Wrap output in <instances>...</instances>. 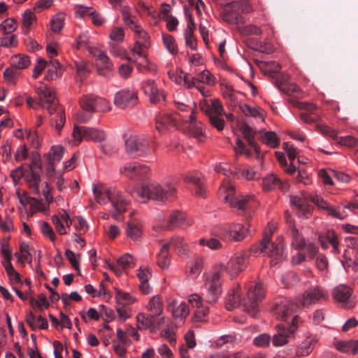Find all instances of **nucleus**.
Masks as SVG:
<instances>
[{
	"instance_id": "nucleus-59",
	"label": "nucleus",
	"mask_w": 358,
	"mask_h": 358,
	"mask_svg": "<svg viewBox=\"0 0 358 358\" xmlns=\"http://www.w3.org/2000/svg\"><path fill=\"white\" fill-rule=\"evenodd\" d=\"M65 16L64 13H58L52 17L50 20V28L53 32L58 33L63 28Z\"/></svg>"
},
{
	"instance_id": "nucleus-60",
	"label": "nucleus",
	"mask_w": 358,
	"mask_h": 358,
	"mask_svg": "<svg viewBox=\"0 0 358 358\" xmlns=\"http://www.w3.org/2000/svg\"><path fill=\"white\" fill-rule=\"evenodd\" d=\"M3 75L5 81L8 84L14 85L20 76V71L10 65V67L3 71Z\"/></svg>"
},
{
	"instance_id": "nucleus-27",
	"label": "nucleus",
	"mask_w": 358,
	"mask_h": 358,
	"mask_svg": "<svg viewBox=\"0 0 358 358\" xmlns=\"http://www.w3.org/2000/svg\"><path fill=\"white\" fill-rule=\"evenodd\" d=\"M262 187L264 190L271 191L279 189L282 192H286L289 188V184L287 181H281L277 176L271 173L266 176L262 180Z\"/></svg>"
},
{
	"instance_id": "nucleus-33",
	"label": "nucleus",
	"mask_w": 358,
	"mask_h": 358,
	"mask_svg": "<svg viewBox=\"0 0 358 358\" xmlns=\"http://www.w3.org/2000/svg\"><path fill=\"white\" fill-rule=\"evenodd\" d=\"M185 181L187 183H191L195 186V192L198 196H205L206 191L203 186L201 173L199 172L189 173L185 176Z\"/></svg>"
},
{
	"instance_id": "nucleus-5",
	"label": "nucleus",
	"mask_w": 358,
	"mask_h": 358,
	"mask_svg": "<svg viewBox=\"0 0 358 358\" xmlns=\"http://www.w3.org/2000/svg\"><path fill=\"white\" fill-rule=\"evenodd\" d=\"M130 29L134 34L135 42L129 48L131 56L119 55L121 59H126L128 62H136L139 57L144 55L145 52L150 46V37L147 31L138 23L130 27Z\"/></svg>"
},
{
	"instance_id": "nucleus-40",
	"label": "nucleus",
	"mask_w": 358,
	"mask_h": 358,
	"mask_svg": "<svg viewBox=\"0 0 358 358\" xmlns=\"http://www.w3.org/2000/svg\"><path fill=\"white\" fill-rule=\"evenodd\" d=\"M203 259L197 257L189 262L186 266V273L191 278H196L202 271Z\"/></svg>"
},
{
	"instance_id": "nucleus-21",
	"label": "nucleus",
	"mask_w": 358,
	"mask_h": 358,
	"mask_svg": "<svg viewBox=\"0 0 358 358\" xmlns=\"http://www.w3.org/2000/svg\"><path fill=\"white\" fill-rule=\"evenodd\" d=\"M141 87L144 93L148 96L150 102L159 103L165 101V94L162 90L157 88L155 82L147 80L142 83Z\"/></svg>"
},
{
	"instance_id": "nucleus-10",
	"label": "nucleus",
	"mask_w": 358,
	"mask_h": 358,
	"mask_svg": "<svg viewBox=\"0 0 358 358\" xmlns=\"http://www.w3.org/2000/svg\"><path fill=\"white\" fill-rule=\"evenodd\" d=\"M204 288L207 302L209 303H217L222 292L220 271L206 275Z\"/></svg>"
},
{
	"instance_id": "nucleus-55",
	"label": "nucleus",
	"mask_w": 358,
	"mask_h": 358,
	"mask_svg": "<svg viewBox=\"0 0 358 358\" xmlns=\"http://www.w3.org/2000/svg\"><path fill=\"white\" fill-rule=\"evenodd\" d=\"M116 303L123 306H129L136 301V298L131 294L117 290L115 296Z\"/></svg>"
},
{
	"instance_id": "nucleus-12",
	"label": "nucleus",
	"mask_w": 358,
	"mask_h": 358,
	"mask_svg": "<svg viewBox=\"0 0 358 358\" xmlns=\"http://www.w3.org/2000/svg\"><path fill=\"white\" fill-rule=\"evenodd\" d=\"M72 136L75 145H78L83 140L101 142L106 138V134L103 130L79 126L74 127Z\"/></svg>"
},
{
	"instance_id": "nucleus-25",
	"label": "nucleus",
	"mask_w": 358,
	"mask_h": 358,
	"mask_svg": "<svg viewBox=\"0 0 358 358\" xmlns=\"http://www.w3.org/2000/svg\"><path fill=\"white\" fill-rule=\"evenodd\" d=\"M276 334L273 336L272 342L275 347H282L285 345L289 340L294 338V329H288L287 327L280 324L275 327Z\"/></svg>"
},
{
	"instance_id": "nucleus-15",
	"label": "nucleus",
	"mask_w": 358,
	"mask_h": 358,
	"mask_svg": "<svg viewBox=\"0 0 358 358\" xmlns=\"http://www.w3.org/2000/svg\"><path fill=\"white\" fill-rule=\"evenodd\" d=\"M222 17L224 21L238 25V29L241 35H260L262 34L261 29L255 24L243 26L245 24V19L240 13H223Z\"/></svg>"
},
{
	"instance_id": "nucleus-45",
	"label": "nucleus",
	"mask_w": 358,
	"mask_h": 358,
	"mask_svg": "<svg viewBox=\"0 0 358 358\" xmlns=\"http://www.w3.org/2000/svg\"><path fill=\"white\" fill-rule=\"evenodd\" d=\"M62 67L58 60H51L48 64V71L45 78L48 80H54L60 78L62 75Z\"/></svg>"
},
{
	"instance_id": "nucleus-24",
	"label": "nucleus",
	"mask_w": 358,
	"mask_h": 358,
	"mask_svg": "<svg viewBox=\"0 0 358 358\" xmlns=\"http://www.w3.org/2000/svg\"><path fill=\"white\" fill-rule=\"evenodd\" d=\"M290 203L301 218L308 219L312 215V206L308 203L304 197L290 196Z\"/></svg>"
},
{
	"instance_id": "nucleus-22",
	"label": "nucleus",
	"mask_w": 358,
	"mask_h": 358,
	"mask_svg": "<svg viewBox=\"0 0 358 358\" xmlns=\"http://www.w3.org/2000/svg\"><path fill=\"white\" fill-rule=\"evenodd\" d=\"M250 225L248 222L232 223L227 229L228 237L234 241H241L245 238L250 233Z\"/></svg>"
},
{
	"instance_id": "nucleus-19",
	"label": "nucleus",
	"mask_w": 358,
	"mask_h": 358,
	"mask_svg": "<svg viewBox=\"0 0 358 358\" xmlns=\"http://www.w3.org/2000/svg\"><path fill=\"white\" fill-rule=\"evenodd\" d=\"M96 66L99 75L110 78L113 75V64L105 52L97 49L95 51Z\"/></svg>"
},
{
	"instance_id": "nucleus-56",
	"label": "nucleus",
	"mask_w": 358,
	"mask_h": 358,
	"mask_svg": "<svg viewBox=\"0 0 358 358\" xmlns=\"http://www.w3.org/2000/svg\"><path fill=\"white\" fill-rule=\"evenodd\" d=\"M15 256L17 257V261L23 266L25 262L29 263L31 262V255L29 252V246L27 243H22L20 245V252H15Z\"/></svg>"
},
{
	"instance_id": "nucleus-3",
	"label": "nucleus",
	"mask_w": 358,
	"mask_h": 358,
	"mask_svg": "<svg viewBox=\"0 0 358 358\" xmlns=\"http://www.w3.org/2000/svg\"><path fill=\"white\" fill-rule=\"evenodd\" d=\"M92 191L96 203L106 205L110 202L114 211L113 217L116 220H122L121 213L127 210L129 202L124 198L121 191L103 184H94Z\"/></svg>"
},
{
	"instance_id": "nucleus-57",
	"label": "nucleus",
	"mask_w": 358,
	"mask_h": 358,
	"mask_svg": "<svg viewBox=\"0 0 358 358\" xmlns=\"http://www.w3.org/2000/svg\"><path fill=\"white\" fill-rule=\"evenodd\" d=\"M250 13L253 11L252 4L248 1H241L234 3L231 6V11L229 13Z\"/></svg>"
},
{
	"instance_id": "nucleus-44",
	"label": "nucleus",
	"mask_w": 358,
	"mask_h": 358,
	"mask_svg": "<svg viewBox=\"0 0 358 358\" xmlns=\"http://www.w3.org/2000/svg\"><path fill=\"white\" fill-rule=\"evenodd\" d=\"M240 109L247 116H251L261 122L264 121L265 112L259 106H250L243 103L240 105Z\"/></svg>"
},
{
	"instance_id": "nucleus-23",
	"label": "nucleus",
	"mask_w": 358,
	"mask_h": 358,
	"mask_svg": "<svg viewBox=\"0 0 358 358\" xmlns=\"http://www.w3.org/2000/svg\"><path fill=\"white\" fill-rule=\"evenodd\" d=\"M167 310L171 313L173 319L181 322H184L189 313L188 305L184 301L179 303L176 299H173L168 303Z\"/></svg>"
},
{
	"instance_id": "nucleus-34",
	"label": "nucleus",
	"mask_w": 358,
	"mask_h": 358,
	"mask_svg": "<svg viewBox=\"0 0 358 358\" xmlns=\"http://www.w3.org/2000/svg\"><path fill=\"white\" fill-rule=\"evenodd\" d=\"M318 341L316 334H310L299 345L296 350L297 356L304 357L308 355L313 349V345Z\"/></svg>"
},
{
	"instance_id": "nucleus-28",
	"label": "nucleus",
	"mask_w": 358,
	"mask_h": 358,
	"mask_svg": "<svg viewBox=\"0 0 358 358\" xmlns=\"http://www.w3.org/2000/svg\"><path fill=\"white\" fill-rule=\"evenodd\" d=\"M136 272L140 282L139 288L141 291L145 294H150L152 287L149 283V280L152 277V269L148 266H141Z\"/></svg>"
},
{
	"instance_id": "nucleus-43",
	"label": "nucleus",
	"mask_w": 358,
	"mask_h": 358,
	"mask_svg": "<svg viewBox=\"0 0 358 358\" xmlns=\"http://www.w3.org/2000/svg\"><path fill=\"white\" fill-rule=\"evenodd\" d=\"M334 299L340 303H346L352 294V289L349 286L339 285L333 289Z\"/></svg>"
},
{
	"instance_id": "nucleus-2",
	"label": "nucleus",
	"mask_w": 358,
	"mask_h": 358,
	"mask_svg": "<svg viewBox=\"0 0 358 358\" xmlns=\"http://www.w3.org/2000/svg\"><path fill=\"white\" fill-rule=\"evenodd\" d=\"M239 285H234L228 292L226 299L225 306L228 310H232L238 306L241 302L243 310L252 316H255L259 306V303L265 297V289L261 282H256L251 285L247 292L246 296L241 301L239 295Z\"/></svg>"
},
{
	"instance_id": "nucleus-64",
	"label": "nucleus",
	"mask_w": 358,
	"mask_h": 358,
	"mask_svg": "<svg viewBox=\"0 0 358 358\" xmlns=\"http://www.w3.org/2000/svg\"><path fill=\"white\" fill-rule=\"evenodd\" d=\"M206 358H249V357L242 352L229 354L225 351H220L211 354Z\"/></svg>"
},
{
	"instance_id": "nucleus-13",
	"label": "nucleus",
	"mask_w": 358,
	"mask_h": 358,
	"mask_svg": "<svg viewBox=\"0 0 358 358\" xmlns=\"http://www.w3.org/2000/svg\"><path fill=\"white\" fill-rule=\"evenodd\" d=\"M38 105L47 110L50 115L55 113V110L61 105L59 103L55 91L47 85H43L38 88Z\"/></svg>"
},
{
	"instance_id": "nucleus-31",
	"label": "nucleus",
	"mask_w": 358,
	"mask_h": 358,
	"mask_svg": "<svg viewBox=\"0 0 358 358\" xmlns=\"http://www.w3.org/2000/svg\"><path fill=\"white\" fill-rule=\"evenodd\" d=\"M125 234L132 241H138L143 234V224L140 220H132L127 223Z\"/></svg>"
},
{
	"instance_id": "nucleus-53",
	"label": "nucleus",
	"mask_w": 358,
	"mask_h": 358,
	"mask_svg": "<svg viewBox=\"0 0 358 358\" xmlns=\"http://www.w3.org/2000/svg\"><path fill=\"white\" fill-rule=\"evenodd\" d=\"M55 113H56V116L50 119V125L57 131H60L66 121L63 107L62 106H59L55 110Z\"/></svg>"
},
{
	"instance_id": "nucleus-36",
	"label": "nucleus",
	"mask_w": 358,
	"mask_h": 358,
	"mask_svg": "<svg viewBox=\"0 0 358 358\" xmlns=\"http://www.w3.org/2000/svg\"><path fill=\"white\" fill-rule=\"evenodd\" d=\"M148 311L155 316H160L164 311V301L162 295L156 294L152 296L146 306Z\"/></svg>"
},
{
	"instance_id": "nucleus-37",
	"label": "nucleus",
	"mask_w": 358,
	"mask_h": 358,
	"mask_svg": "<svg viewBox=\"0 0 358 358\" xmlns=\"http://www.w3.org/2000/svg\"><path fill=\"white\" fill-rule=\"evenodd\" d=\"M137 327L138 329L147 330L155 333V315L152 314L145 315L138 313L136 317Z\"/></svg>"
},
{
	"instance_id": "nucleus-17",
	"label": "nucleus",
	"mask_w": 358,
	"mask_h": 358,
	"mask_svg": "<svg viewBox=\"0 0 358 358\" xmlns=\"http://www.w3.org/2000/svg\"><path fill=\"white\" fill-rule=\"evenodd\" d=\"M138 103L136 92L133 90H122L114 97V104L120 109L132 108Z\"/></svg>"
},
{
	"instance_id": "nucleus-32",
	"label": "nucleus",
	"mask_w": 358,
	"mask_h": 358,
	"mask_svg": "<svg viewBox=\"0 0 358 358\" xmlns=\"http://www.w3.org/2000/svg\"><path fill=\"white\" fill-rule=\"evenodd\" d=\"M318 239L323 249H327L330 244L334 252H339L338 238L334 231L327 230L324 234L320 235Z\"/></svg>"
},
{
	"instance_id": "nucleus-7",
	"label": "nucleus",
	"mask_w": 358,
	"mask_h": 358,
	"mask_svg": "<svg viewBox=\"0 0 358 358\" xmlns=\"http://www.w3.org/2000/svg\"><path fill=\"white\" fill-rule=\"evenodd\" d=\"M125 150L127 154L136 157H145L149 153L147 141L143 135L127 133L124 135Z\"/></svg>"
},
{
	"instance_id": "nucleus-49",
	"label": "nucleus",
	"mask_w": 358,
	"mask_h": 358,
	"mask_svg": "<svg viewBox=\"0 0 358 358\" xmlns=\"http://www.w3.org/2000/svg\"><path fill=\"white\" fill-rule=\"evenodd\" d=\"M30 64L28 55L17 54L13 55L10 59V65L16 69L20 70L27 68Z\"/></svg>"
},
{
	"instance_id": "nucleus-16",
	"label": "nucleus",
	"mask_w": 358,
	"mask_h": 358,
	"mask_svg": "<svg viewBox=\"0 0 358 358\" xmlns=\"http://www.w3.org/2000/svg\"><path fill=\"white\" fill-rule=\"evenodd\" d=\"M178 118L176 113H159L155 117V128L161 134L169 132L178 127Z\"/></svg>"
},
{
	"instance_id": "nucleus-50",
	"label": "nucleus",
	"mask_w": 358,
	"mask_h": 358,
	"mask_svg": "<svg viewBox=\"0 0 358 358\" xmlns=\"http://www.w3.org/2000/svg\"><path fill=\"white\" fill-rule=\"evenodd\" d=\"M260 141L271 148H275L280 145V138L275 132L266 131L262 132L260 136Z\"/></svg>"
},
{
	"instance_id": "nucleus-46",
	"label": "nucleus",
	"mask_w": 358,
	"mask_h": 358,
	"mask_svg": "<svg viewBox=\"0 0 358 358\" xmlns=\"http://www.w3.org/2000/svg\"><path fill=\"white\" fill-rule=\"evenodd\" d=\"M64 155V148L60 145H53L45 155L51 169H54V165L60 162Z\"/></svg>"
},
{
	"instance_id": "nucleus-26",
	"label": "nucleus",
	"mask_w": 358,
	"mask_h": 358,
	"mask_svg": "<svg viewBox=\"0 0 358 358\" xmlns=\"http://www.w3.org/2000/svg\"><path fill=\"white\" fill-rule=\"evenodd\" d=\"M185 16L187 22V27L184 31L185 44L190 49L196 50L197 49V43L194 36L196 25L192 15L187 11H185Z\"/></svg>"
},
{
	"instance_id": "nucleus-38",
	"label": "nucleus",
	"mask_w": 358,
	"mask_h": 358,
	"mask_svg": "<svg viewBox=\"0 0 358 358\" xmlns=\"http://www.w3.org/2000/svg\"><path fill=\"white\" fill-rule=\"evenodd\" d=\"M191 224L187 221L186 215L181 211L176 210L169 215L168 226L169 228L186 227Z\"/></svg>"
},
{
	"instance_id": "nucleus-48",
	"label": "nucleus",
	"mask_w": 358,
	"mask_h": 358,
	"mask_svg": "<svg viewBox=\"0 0 358 358\" xmlns=\"http://www.w3.org/2000/svg\"><path fill=\"white\" fill-rule=\"evenodd\" d=\"M193 80H194L196 84H205L209 86H213L216 83L215 78L208 70H203L195 77L189 78V81Z\"/></svg>"
},
{
	"instance_id": "nucleus-39",
	"label": "nucleus",
	"mask_w": 358,
	"mask_h": 358,
	"mask_svg": "<svg viewBox=\"0 0 358 358\" xmlns=\"http://www.w3.org/2000/svg\"><path fill=\"white\" fill-rule=\"evenodd\" d=\"M75 48L77 50L85 48L88 53L92 56H96L95 51H97V48L94 47L90 43V36L87 32H82L76 39Z\"/></svg>"
},
{
	"instance_id": "nucleus-6",
	"label": "nucleus",
	"mask_w": 358,
	"mask_h": 358,
	"mask_svg": "<svg viewBox=\"0 0 358 358\" xmlns=\"http://www.w3.org/2000/svg\"><path fill=\"white\" fill-rule=\"evenodd\" d=\"M250 254L256 257L268 256L279 261L284 258L283 244L272 242L270 235L266 233L260 243L251 246Z\"/></svg>"
},
{
	"instance_id": "nucleus-51",
	"label": "nucleus",
	"mask_w": 358,
	"mask_h": 358,
	"mask_svg": "<svg viewBox=\"0 0 358 358\" xmlns=\"http://www.w3.org/2000/svg\"><path fill=\"white\" fill-rule=\"evenodd\" d=\"M36 22V16L31 9L26 10L22 15V31L28 34L31 26Z\"/></svg>"
},
{
	"instance_id": "nucleus-9",
	"label": "nucleus",
	"mask_w": 358,
	"mask_h": 358,
	"mask_svg": "<svg viewBox=\"0 0 358 358\" xmlns=\"http://www.w3.org/2000/svg\"><path fill=\"white\" fill-rule=\"evenodd\" d=\"M79 103L82 110L90 114L106 113L111 109L110 103L108 100L94 94L83 96L80 99Z\"/></svg>"
},
{
	"instance_id": "nucleus-52",
	"label": "nucleus",
	"mask_w": 358,
	"mask_h": 358,
	"mask_svg": "<svg viewBox=\"0 0 358 358\" xmlns=\"http://www.w3.org/2000/svg\"><path fill=\"white\" fill-rule=\"evenodd\" d=\"M169 250V245L163 244L158 254L157 264L162 269H166L170 266L171 258Z\"/></svg>"
},
{
	"instance_id": "nucleus-18",
	"label": "nucleus",
	"mask_w": 358,
	"mask_h": 358,
	"mask_svg": "<svg viewBox=\"0 0 358 358\" xmlns=\"http://www.w3.org/2000/svg\"><path fill=\"white\" fill-rule=\"evenodd\" d=\"M309 199L320 209L324 210L327 215L339 220L344 219V212H341L339 207L332 206L322 196L316 194H312L310 195Z\"/></svg>"
},
{
	"instance_id": "nucleus-58",
	"label": "nucleus",
	"mask_w": 358,
	"mask_h": 358,
	"mask_svg": "<svg viewBox=\"0 0 358 358\" xmlns=\"http://www.w3.org/2000/svg\"><path fill=\"white\" fill-rule=\"evenodd\" d=\"M26 181L34 193L39 194L41 175L38 173L31 171L29 175L26 176Z\"/></svg>"
},
{
	"instance_id": "nucleus-4",
	"label": "nucleus",
	"mask_w": 358,
	"mask_h": 358,
	"mask_svg": "<svg viewBox=\"0 0 358 358\" xmlns=\"http://www.w3.org/2000/svg\"><path fill=\"white\" fill-rule=\"evenodd\" d=\"M177 180L173 178H167L161 183L153 182L142 185L137 194L143 199L166 201L173 199L177 192Z\"/></svg>"
},
{
	"instance_id": "nucleus-61",
	"label": "nucleus",
	"mask_w": 358,
	"mask_h": 358,
	"mask_svg": "<svg viewBox=\"0 0 358 358\" xmlns=\"http://www.w3.org/2000/svg\"><path fill=\"white\" fill-rule=\"evenodd\" d=\"M162 40L165 48L171 55H175L178 53V45L173 36L163 34Z\"/></svg>"
},
{
	"instance_id": "nucleus-30",
	"label": "nucleus",
	"mask_w": 358,
	"mask_h": 358,
	"mask_svg": "<svg viewBox=\"0 0 358 358\" xmlns=\"http://www.w3.org/2000/svg\"><path fill=\"white\" fill-rule=\"evenodd\" d=\"M200 106L201 110L208 115V117L222 115L224 108L219 99H213L211 103H207L206 100L201 101Z\"/></svg>"
},
{
	"instance_id": "nucleus-35",
	"label": "nucleus",
	"mask_w": 358,
	"mask_h": 358,
	"mask_svg": "<svg viewBox=\"0 0 358 358\" xmlns=\"http://www.w3.org/2000/svg\"><path fill=\"white\" fill-rule=\"evenodd\" d=\"M169 78L176 84H183L187 89L193 87L194 82L189 81V77L185 75L182 70L179 69H171L168 72Z\"/></svg>"
},
{
	"instance_id": "nucleus-29",
	"label": "nucleus",
	"mask_w": 358,
	"mask_h": 358,
	"mask_svg": "<svg viewBox=\"0 0 358 358\" xmlns=\"http://www.w3.org/2000/svg\"><path fill=\"white\" fill-rule=\"evenodd\" d=\"M299 308L300 306L297 301L294 303L290 301H282L280 303L276 305L275 311L276 315L280 319L285 320L294 311H296V309Z\"/></svg>"
},
{
	"instance_id": "nucleus-14",
	"label": "nucleus",
	"mask_w": 358,
	"mask_h": 358,
	"mask_svg": "<svg viewBox=\"0 0 358 358\" xmlns=\"http://www.w3.org/2000/svg\"><path fill=\"white\" fill-rule=\"evenodd\" d=\"M327 298V292L317 285L306 289L303 294L297 299V302L300 308L308 307L313 304L325 301Z\"/></svg>"
},
{
	"instance_id": "nucleus-47",
	"label": "nucleus",
	"mask_w": 358,
	"mask_h": 358,
	"mask_svg": "<svg viewBox=\"0 0 358 358\" xmlns=\"http://www.w3.org/2000/svg\"><path fill=\"white\" fill-rule=\"evenodd\" d=\"M284 82L278 80L276 81V85L279 88V90L285 92L289 95L299 94L301 93V90L300 87L291 83H288V76H282Z\"/></svg>"
},
{
	"instance_id": "nucleus-63",
	"label": "nucleus",
	"mask_w": 358,
	"mask_h": 358,
	"mask_svg": "<svg viewBox=\"0 0 358 358\" xmlns=\"http://www.w3.org/2000/svg\"><path fill=\"white\" fill-rule=\"evenodd\" d=\"M74 65L77 75L83 78L87 77L90 73V67L88 63L83 59H78L74 62Z\"/></svg>"
},
{
	"instance_id": "nucleus-1",
	"label": "nucleus",
	"mask_w": 358,
	"mask_h": 358,
	"mask_svg": "<svg viewBox=\"0 0 358 358\" xmlns=\"http://www.w3.org/2000/svg\"><path fill=\"white\" fill-rule=\"evenodd\" d=\"M215 170L218 173H222L227 177L223 179L222 184L219 190L220 196L225 203L234 210H244L248 203L254 199V195L245 194L236 196L235 189L229 178L234 177L235 170L227 163H220L215 165Z\"/></svg>"
},
{
	"instance_id": "nucleus-54",
	"label": "nucleus",
	"mask_w": 358,
	"mask_h": 358,
	"mask_svg": "<svg viewBox=\"0 0 358 358\" xmlns=\"http://www.w3.org/2000/svg\"><path fill=\"white\" fill-rule=\"evenodd\" d=\"M140 58L142 59L141 62H137L136 61L134 62L136 63V68L138 71L142 72L148 71L152 74H156L157 73L156 65L148 60L145 55V52H144V55L141 56Z\"/></svg>"
},
{
	"instance_id": "nucleus-20",
	"label": "nucleus",
	"mask_w": 358,
	"mask_h": 358,
	"mask_svg": "<svg viewBox=\"0 0 358 358\" xmlns=\"http://www.w3.org/2000/svg\"><path fill=\"white\" fill-rule=\"evenodd\" d=\"M181 119L184 122L189 123L187 127L189 134L199 141H202L205 137L203 126L201 122L197 121L196 119L195 110H191V113L189 115L182 116Z\"/></svg>"
},
{
	"instance_id": "nucleus-62",
	"label": "nucleus",
	"mask_w": 358,
	"mask_h": 358,
	"mask_svg": "<svg viewBox=\"0 0 358 358\" xmlns=\"http://www.w3.org/2000/svg\"><path fill=\"white\" fill-rule=\"evenodd\" d=\"M354 340L337 341L334 343V346L337 350L343 353H350L354 355Z\"/></svg>"
},
{
	"instance_id": "nucleus-41",
	"label": "nucleus",
	"mask_w": 358,
	"mask_h": 358,
	"mask_svg": "<svg viewBox=\"0 0 358 358\" xmlns=\"http://www.w3.org/2000/svg\"><path fill=\"white\" fill-rule=\"evenodd\" d=\"M169 245V249L174 248L179 255H186L189 251V246L184 238L180 236L171 238L168 242L164 243Z\"/></svg>"
},
{
	"instance_id": "nucleus-8",
	"label": "nucleus",
	"mask_w": 358,
	"mask_h": 358,
	"mask_svg": "<svg viewBox=\"0 0 358 358\" xmlns=\"http://www.w3.org/2000/svg\"><path fill=\"white\" fill-rule=\"evenodd\" d=\"M249 255L247 252L241 250L236 252L227 262L226 264L220 265V272H225L231 278L236 277L241 272L243 271L248 264Z\"/></svg>"
},
{
	"instance_id": "nucleus-42",
	"label": "nucleus",
	"mask_w": 358,
	"mask_h": 358,
	"mask_svg": "<svg viewBox=\"0 0 358 358\" xmlns=\"http://www.w3.org/2000/svg\"><path fill=\"white\" fill-rule=\"evenodd\" d=\"M289 228V234L292 238V247L297 250H301L304 249L306 243L305 238L301 235L294 225L290 224Z\"/></svg>"
},
{
	"instance_id": "nucleus-11",
	"label": "nucleus",
	"mask_w": 358,
	"mask_h": 358,
	"mask_svg": "<svg viewBox=\"0 0 358 358\" xmlns=\"http://www.w3.org/2000/svg\"><path fill=\"white\" fill-rule=\"evenodd\" d=\"M120 173L122 176L134 181L144 180L151 176L150 167L138 162L124 164L120 169Z\"/></svg>"
}]
</instances>
